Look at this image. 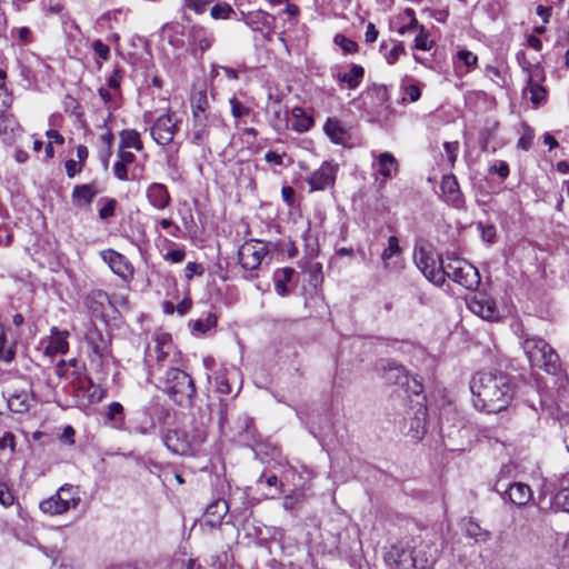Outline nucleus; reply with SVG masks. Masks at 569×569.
<instances>
[{"instance_id":"36","label":"nucleus","mask_w":569,"mask_h":569,"mask_svg":"<svg viewBox=\"0 0 569 569\" xmlns=\"http://www.w3.org/2000/svg\"><path fill=\"white\" fill-rule=\"evenodd\" d=\"M106 417L110 422H112L114 428L124 431L126 422L123 406L120 402L113 401L109 403Z\"/></svg>"},{"instance_id":"11","label":"nucleus","mask_w":569,"mask_h":569,"mask_svg":"<svg viewBox=\"0 0 569 569\" xmlns=\"http://www.w3.org/2000/svg\"><path fill=\"white\" fill-rule=\"evenodd\" d=\"M267 253V247L261 241L249 240L239 248L238 260L243 269L254 270L261 264Z\"/></svg>"},{"instance_id":"23","label":"nucleus","mask_w":569,"mask_h":569,"mask_svg":"<svg viewBox=\"0 0 569 569\" xmlns=\"http://www.w3.org/2000/svg\"><path fill=\"white\" fill-rule=\"evenodd\" d=\"M99 193V189L96 183L78 184L73 188L71 193V200L74 207L80 208L90 206L94 197Z\"/></svg>"},{"instance_id":"8","label":"nucleus","mask_w":569,"mask_h":569,"mask_svg":"<svg viewBox=\"0 0 569 569\" xmlns=\"http://www.w3.org/2000/svg\"><path fill=\"white\" fill-rule=\"evenodd\" d=\"M204 440L206 433L201 430H197V435L190 437L184 430L172 429L162 437L164 446L176 455H191Z\"/></svg>"},{"instance_id":"41","label":"nucleus","mask_w":569,"mask_h":569,"mask_svg":"<svg viewBox=\"0 0 569 569\" xmlns=\"http://www.w3.org/2000/svg\"><path fill=\"white\" fill-rule=\"evenodd\" d=\"M14 358V348L9 343L4 326L0 323V360L10 362Z\"/></svg>"},{"instance_id":"22","label":"nucleus","mask_w":569,"mask_h":569,"mask_svg":"<svg viewBox=\"0 0 569 569\" xmlns=\"http://www.w3.org/2000/svg\"><path fill=\"white\" fill-rule=\"evenodd\" d=\"M323 130L328 138L336 144H345L349 138L348 127L338 118H328Z\"/></svg>"},{"instance_id":"62","label":"nucleus","mask_w":569,"mask_h":569,"mask_svg":"<svg viewBox=\"0 0 569 569\" xmlns=\"http://www.w3.org/2000/svg\"><path fill=\"white\" fill-rule=\"evenodd\" d=\"M204 273V268L201 263L197 262H188L186 266V278L187 280H191L193 276H202Z\"/></svg>"},{"instance_id":"55","label":"nucleus","mask_w":569,"mask_h":569,"mask_svg":"<svg viewBox=\"0 0 569 569\" xmlns=\"http://www.w3.org/2000/svg\"><path fill=\"white\" fill-rule=\"evenodd\" d=\"M217 325V317L213 313H209L206 320H197L193 323V329L200 332H207Z\"/></svg>"},{"instance_id":"10","label":"nucleus","mask_w":569,"mask_h":569,"mask_svg":"<svg viewBox=\"0 0 569 569\" xmlns=\"http://www.w3.org/2000/svg\"><path fill=\"white\" fill-rule=\"evenodd\" d=\"M180 120L176 117V113H167L157 118L152 127L150 128V133L152 139L159 146L169 144L178 130V124Z\"/></svg>"},{"instance_id":"2","label":"nucleus","mask_w":569,"mask_h":569,"mask_svg":"<svg viewBox=\"0 0 569 569\" xmlns=\"http://www.w3.org/2000/svg\"><path fill=\"white\" fill-rule=\"evenodd\" d=\"M156 386L169 396L178 406L190 407L197 396L192 378L176 367H170L163 373L153 378Z\"/></svg>"},{"instance_id":"27","label":"nucleus","mask_w":569,"mask_h":569,"mask_svg":"<svg viewBox=\"0 0 569 569\" xmlns=\"http://www.w3.org/2000/svg\"><path fill=\"white\" fill-rule=\"evenodd\" d=\"M505 493L508 496L509 500L517 506L526 505L532 497L531 488L521 482L510 485L508 490H505Z\"/></svg>"},{"instance_id":"18","label":"nucleus","mask_w":569,"mask_h":569,"mask_svg":"<svg viewBox=\"0 0 569 569\" xmlns=\"http://www.w3.org/2000/svg\"><path fill=\"white\" fill-rule=\"evenodd\" d=\"M365 77V69L359 64H350L349 70H337L333 72V78L337 82L343 83L348 89H357Z\"/></svg>"},{"instance_id":"33","label":"nucleus","mask_w":569,"mask_h":569,"mask_svg":"<svg viewBox=\"0 0 569 569\" xmlns=\"http://www.w3.org/2000/svg\"><path fill=\"white\" fill-rule=\"evenodd\" d=\"M462 526L466 536L473 539L476 542H487L491 538V533L488 530L482 529L471 518L463 520Z\"/></svg>"},{"instance_id":"59","label":"nucleus","mask_w":569,"mask_h":569,"mask_svg":"<svg viewBox=\"0 0 569 569\" xmlns=\"http://www.w3.org/2000/svg\"><path fill=\"white\" fill-rule=\"evenodd\" d=\"M302 498L303 495L300 492L287 495L283 498L282 506L286 510L292 511L302 501Z\"/></svg>"},{"instance_id":"42","label":"nucleus","mask_w":569,"mask_h":569,"mask_svg":"<svg viewBox=\"0 0 569 569\" xmlns=\"http://www.w3.org/2000/svg\"><path fill=\"white\" fill-rule=\"evenodd\" d=\"M401 253V248L399 246V240L397 237L391 236L388 239V247L382 251L381 259L383 261L385 268L389 267V261Z\"/></svg>"},{"instance_id":"58","label":"nucleus","mask_w":569,"mask_h":569,"mask_svg":"<svg viewBox=\"0 0 569 569\" xmlns=\"http://www.w3.org/2000/svg\"><path fill=\"white\" fill-rule=\"evenodd\" d=\"M402 19L403 20L407 19L408 20V24H405V26H402L399 29V32L401 34H403V33H406V32H408V31H410V30H412V29L418 27V21H417L416 17H415V11L412 9H406L403 11Z\"/></svg>"},{"instance_id":"43","label":"nucleus","mask_w":569,"mask_h":569,"mask_svg":"<svg viewBox=\"0 0 569 569\" xmlns=\"http://www.w3.org/2000/svg\"><path fill=\"white\" fill-rule=\"evenodd\" d=\"M208 99L206 93L199 92L192 101V118L199 117H211L207 113Z\"/></svg>"},{"instance_id":"34","label":"nucleus","mask_w":569,"mask_h":569,"mask_svg":"<svg viewBox=\"0 0 569 569\" xmlns=\"http://www.w3.org/2000/svg\"><path fill=\"white\" fill-rule=\"evenodd\" d=\"M295 270L292 268H280L274 271L273 282L276 292L283 297L288 293V282L291 280Z\"/></svg>"},{"instance_id":"47","label":"nucleus","mask_w":569,"mask_h":569,"mask_svg":"<svg viewBox=\"0 0 569 569\" xmlns=\"http://www.w3.org/2000/svg\"><path fill=\"white\" fill-rule=\"evenodd\" d=\"M335 44L339 46L343 53L351 54L358 51V44L351 39H348L343 34H336L333 38Z\"/></svg>"},{"instance_id":"63","label":"nucleus","mask_w":569,"mask_h":569,"mask_svg":"<svg viewBox=\"0 0 569 569\" xmlns=\"http://www.w3.org/2000/svg\"><path fill=\"white\" fill-rule=\"evenodd\" d=\"M490 173H497L501 179H505L509 174V166L506 161H497L489 168Z\"/></svg>"},{"instance_id":"12","label":"nucleus","mask_w":569,"mask_h":569,"mask_svg":"<svg viewBox=\"0 0 569 569\" xmlns=\"http://www.w3.org/2000/svg\"><path fill=\"white\" fill-rule=\"evenodd\" d=\"M100 257L110 267L112 272L123 281L129 282L132 280L134 268L124 256L112 249H107L100 252Z\"/></svg>"},{"instance_id":"24","label":"nucleus","mask_w":569,"mask_h":569,"mask_svg":"<svg viewBox=\"0 0 569 569\" xmlns=\"http://www.w3.org/2000/svg\"><path fill=\"white\" fill-rule=\"evenodd\" d=\"M78 391H82L83 397L87 398L86 405L98 403L106 397V390L89 377L79 380Z\"/></svg>"},{"instance_id":"1","label":"nucleus","mask_w":569,"mask_h":569,"mask_svg":"<svg viewBox=\"0 0 569 569\" xmlns=\"http://www.w3.org/2000/svg\"><path fill=\"white\" fill-rule=\"evenodd\" d=\"M470 390L475 408L488 413L507 409L513 398V386L503 372H477L470 380Z\"/></svg>"},{"instance_id":"28","label":"nucleus","mask_w":569,"mask_h":569,"mask_svg":"<svg viewBox=\"0 0 569 569\" xmlns=\"http://www.w3.org/2000/svg\"><path fill=\"white\" fill-rule=\"evenodd\" d=\"M267 110H268V112L271 113L270 123L276 130L280 131V130H283L284 128H287L288 111L282 106L280 100L276 99V100L271 101L268 104Z\"/></svg>"},{"instance_id":"49","label":"nucleus","mask_w":569,"mask_h":569,"mask_svg":"<svg viewBox=\"0 0 569 569\" xmlns=\"http://www.w3.org/2000/svg\"><path fill=\"white\" fill-rule=\"evenodd\" d=\"M305 272L310 277V282L317 287L322 281V266L319 262H310L305 267Z\"/></svg>"},{"instance_id":"51","label":"nucleus","mask_w":569,"mask_h":569,"mask_svg":"<svg viewBox=\"0 0 569 569\" xmlns=\"http://www.w3.org/2000/svg\"><path fill=\"white\" fill-rule=\"evenodd\" d=\"M521 58H523V53H519L518 54V60L520 62V64L522 66L523 70L527 71V86L525 87L523 89V93L525 96L527 97V99L533 103V82H532V72L530 71L529 67H526L525 63L521 62ZM528 66H530L528 63Z\"/></svg>"},{"instance_id":"31","label":"nucleus","mask_w":569,"mask_h":569,"mask_svg":"<svg viewBox=\"0 0 569 569\" xmlns=\"http://www.w3.org/2000/svg\"><path fill=\"white\" fill-rule=\"evenodd\" d=\"M8 408L14 413H26L32 403V399L27 391H20L8 398Z\"/></svg>"},{"instance_id":"26","label":"nucleus","mask_w":569,"mask_h":569,"mask_svg":"<svg viewBox=\"0 0 569 569\" xmlns=\"http://www.w3.org/2000/svg\"><path fill=\"white\" fill-rule=\"evenodd\" d=\"M426 419H427V409L423 406H419L415 411V416L410 418V425L407 433L416 440H420L426 432Z\"/></svg>"},{"instance_id":"5","label":"nucleus","mask_w":569,"mask_h":569,"mask_svg":"<svg viewBox=\"0 0 569 569\" xmlns=\"http://www.w3.org/2000/svg\"><path fill=\"white\" fill-rule=\"evenodd\" d=\"M81 502L80 489L77 486L66 483L54 495L39 503L40 510L49 516H59L76 509Z\"/></svg>"},{"instance_id":"44","label":"nucleus","mask_w":569,"mask_h":569,"mask_svg":"<svg viewBox=\"0 0 569 569\" xmlns=\"http://www.w3.org/2000/svg\"><path fill=\"white\" fill-rule=\"evenodd\" d=\"M100 201L103 202V206L99 210V218L101 220L112 218L116 213L118 201L113 198H102Z\"/></svg>"},{"instance_id":"61","label":"nucleus","mask_w":569,"mask_h":569,"mask_svg":"<svg viewBox=\"0 0 569 569\" xmlns=\"http://www.w3.org/2000/svg\"><path fill=\"white\" fill-rule=\"evenodd\" d=\"M164 260L171 262V263H180L186 258V250L183 248L181 249H174L169 250L164 256Z\"/></svg>"},{"instance_id":"29","label":"nucleus","mask_w":569,"mask_h":569,"mask_svg":"<svg viewBox=\"0 0 569 569\" xmlns=\"http://www.w3.org/2000/svg\"><path fill=\"white\" fill-rule=\"evenodd\" d=\"M385 378L389 383L405 386L408 383L407 371L403 366L395 362L387 361L383 366Z\"/></svg>"},{"instance_id":"54","label":"nucleus","mask_w":569,"mask_h":569,"mask_svg":"<svg viewBox=\"0 0 569 569\" xmlns=\"http://www.w3.org/2000/svg\"><path fill=\"white\" fill-rule=\"evenodd\" d=\"M13 102V96L4 83H0V112H6Z\"/></svg>"},{"instance_id":"64","label":"nucleus","mask_w":569,"mask_h":569,"mask_svg":"<svg viewBox=\"0 0 569 569\" xmlns=\"http://www.w3.org/2000/svg\"><path fill=\"white\" fill-rule=\"evenodd\" d=\"M64 168L67 176L71 179L82 171L83 166L73 159H69L66 161Z\"/></svg>"},{"instance_id":"17","label":"nucleus","mask_w":569,"mask_h":569,"mask_svg":"<svg viewBox=\"0 0 569 569\" xmlns=\"http://www.w3.org/2000/svg\"><path fill=\"white\" fill-rule=\"evenodd\" d=\"M470 311L482 319L493 320L498 316L496 302L485 296H475L468 301Z\"/></svg>"},{"instance_id":"3","label":"nucleus","mask_w":569,"mask_h":569,"mask_svg":"<svg viewBox=\"0 0 569 569\" xmlns=\"http://www.w3.org/2000/svg\"><path fill=\"white\" fill-rule=\"evenodd\" d=\"M437 559L436 548L425 541L416 542L412 546H393L388 552V561L397 569H430Z\"/></svg>"},{"instance_id":"19","label":"nucleus","mask_w":569,"mask_h":569,"mask_svg":"<svg viewBox=\"0 0 569 569\" xmlns=\"http://www.w3.org/2000/svg\"><path fill=\"white\" fill-rule=\"evenodd\" d=\"M22 129L12 113L0 112V137L6 143H12Z\"/></svg>"},{"instance_id":"16","label":"nucleus","mask_w":569,"mask_h":569,"mask_svg":"<svg viewBox=\"0 0 569 569\" xmlns=\"http://www.w3.org/2000/svg\"><path fill=\"white\" fill-rule=\"evenodd\" d=\"M124 431L130 435H152L156 432L154 418L148 410H142L137 413V417L131 421V425L126 426Z\"/></svg>"},{"instance_id":"20","label":"nucleus","mask_w":569,"mask_h":569,"mask_svg":"<svg viewBox=\"0 0 569 569\" xmlns=\"http://www.w3.org/2000/svg\"><path fill=\"white\" fill-rule=\"evenodd\" d=\"M68 337L69 332L67 330L61 331L57 327H52L50 339L44 348V353L51 357L66 353L69 350Z\"/></svg>"},{"instance_id":"60","label":"nucleus","mask_w":569,"mask_h":569,"mask_svg":"<svg viewBox=\"0 0 569 569\" xmlns=\"http://www.w3.org/2000/svg\"><path fill=\"white\" fill-rule=\"evenodd\" d=\"M457 58H458V60H460L465 63L467 69H470L471 67H473L478 61L477 56L468 50L458 51Z\"/></svg>"},{"instance_id":"46","label":"nucleus","mask_w":569,"mask_h":569,"mask_svg":"<svg viewBox=\"0 0 569 569\" xmlns=\"http://www.w3.org/2000/svg\"><path fill=\"white\" fill-rule=\"evenodd\" d=\"M229 104L231 109V116L236 119L247 117L252 112L251 108L244 106L236 97L229 99Z\"/></svg>"},{"instance_id":"7","label":"nucleus","mask_w":569,"mask_h":569,"mask_svg":"<svg viewBox=\"0 0 569 569\" xmlns=\"http://www.w3.org/2000/svg\"><path fill=\"white\" fill-rule=\"evenodd\" d=\"M415 262L430 282L436 286L443 284L446 280V257L441 258L421 248L415 251Z\"/></svg>"},{"instance_id":"15","label":"nucleus","mask_w":569,"mask_h":569,"mask_svg":"<svg viewBox=\"0 0 569 569\" xmlns=\"http://www.w3.org/2000/svg\"><path fill=\"white\" fill-rule=\"evenodd\" d=\"M445 201L457 208L461 209L465 206V199L459 188V183L453 174L443 176L440 186Z\"/></svg>"},{"instance_id":"13","label":"nucleus","mask_w":569,"mask_h":569,"mask_svg":"<svg viewBox=\"0 0 569 569\" xmlns=\"http://www.w3.org/2000/svg\"><path fill=\"white\" fill-rule=\"evenodd\" d=\"M538 360L541 362L539 367L550 375H557L561 369L558 355L541 339H536V362Z\"/></svg>"},{"instance_id":"45","label":"nucleus","mask_w":569,"mask_h":569,"mask_svg":"<svg viewBox=\"0 0 569 569\" xmlns=\"http://www.w3.org/2000/svg\"><path fill=\"white\" fill-rule=\"evenodd\" d=\"M552 507L556 510L569 512V489H561L555 495Z\"/></svg>"},{"instance_id":"35","label":"nucleus","mask_w":569,"mask_h":569,"mask_svg":"<svg viewBox=\"0 0 569 569\" xmlns=\"http://www.w3.org/2000/svg\"><path fill=\"white\" fill-rule=\"evenodd\" d=\"M366 94L372 100L373 107H382L390 99L389 90L385 84H372L367 89Z\"/></svg>"},{"instance_id":"25","label":"nucleus","mask_w":569,"mask_h":569,"mask_svg":"<svg viewBox=\"0 0 569 569\" xmlns=\"http://www.w3.org/2000/svg\"><path fill=\"white\" fill-rule=\"evenodd\" d=\"M373 167L385 180H388L397 173L398 161L392 153L382 152L377 157V161L373 163Z\"/></svg>"},{"instance_id":"4","label":"nucleus","mask_w":569,"mask_h":569,"mask_svg":"<svg viewBox=\"0 0 569 569\" xmlns=\"http://www.w3.org/2000/svg\"><path fill=\"white\" fill-rule=\"evenodd\" d=\"M174 348L171 336L164 332H157L152 336L151 342L146 348L144 361L148 366V378L163 373L164 367L174 362Z\"/></svg>"},{"instance_id":"53","label":"nucleus","mask_w":569,"mask_h":569,"mask_svg":"<svg viewBox=\"0 0 569 569\" xmlns=\"http://www.w3.org/2000/svg\"><path fill=\"white\" fill-rule=\"evenodd\" d=\"M92 50L94 54L102 61H107L110 58V48L102 40L97 39L92 42Z\"/></svg>"},{"instance_id":"14","label":"nucleus","mask_w":569,"mask_h":569,"mask_svg":"<svg viewBox=\"0 0 569 569\" xmlns=\"http://www.w3.org/2000/svg\"><path fill=\"white\" fill-rule=\"evenodd\" d=\"M148 203L158 211H163L171 204V196L166 184L152 182L146 188Z\"/></svg>"},{"instance_id":"50","label":"nucleus","mask_w":569,"mask_h":569,"mask_svg":"<svg viewBox=\"0 0 569 569\" xmlns=\"http://www.w3.org/2000/svg\"><path fill=\"white\" fill-rule=\"evenodd\" d=\"M477 229L480 232V237H481L482 241H485L487 243H493L495 242L497 231H496V227L493 224L478 222L477 223Z\"/></svg>"},{"instance_id":"32","label":"nucleus","mask_w":569,"mask_h":569,"mask_svg":"<svg viewBox=\"0 0 569 569\" xmlns=\"http://www.w3.org/2000/svg\"><path fill=\"white\" fill-rule=\"evenodd\" d=\"M162 34L176 48L183 46L184 27L179 22L167 23L162 27Z\"/></svg>"},{"instance_id":"9","label":"nucleus","mask_w":569,"mask_h":569,"mask_svg":"<svg viewBox=\"0 0 569 569\" xmlns=\"http://www.w3.org/2000/svg\"><path fill=\"white\" fill-rule=\"evenodd\" d=\"M339 164L332 161H323L321 166L312 171L306 179L309 191H323L332 188L336 183Z\"/></svg>"},{"instance_id":"57","label":"nucleus","mask_w":569,"mask_h":569,"mask_svg":"<svg viewBox=\"0 0 569 569\" xmlns=\"http://www.w3.org/2000/svg\"><path fill=\"white\" fill-rule=\"evenodd\" d=\"M159 226L166 230L171 237L180 238L181 236V228L173 222L171 219L163 218L159 220Z\"/></svg>"},{"instance_id":"39","label":"nucleus","mask_w":569,"mask_h":569,"mask_svg":"<svg viewBox=\"0 0 569 569\" xmlns=\"http://www.w3.org/2000/svg\"><path fill=\"white\" fill-rule=\"evenodd\" d=\"M11 39L17 46H27L34 41L33 31L29 27H14L10 31Z\"/></svg>"},{"instance_id":"52","label":"nucleus","mask_w":569,"mask_h":569,"mask_svg":"<svg viewBox=\"0 0 569 569\" xmlns=\"http://www.w3.org/2000/svg\"><path fill=\"white\" fill-rule=\"evenodd\" d=\"M233 9L228 3H218L211 8L210 14L213 19H228Z\"/></svg>"},{"instance_id":"38","label":"nucleus","mask_w":569,"mask_h":569,"mask_svg":"<svg viewBox=\"0 0 569 569\" xmlns=\"http://www.w3.org/2000/svg\"><path fill=\"white\" fill-rule=\"evenodd\" d=\"M122 148H132L137 151L143 149V143L140 138V133L133 129L122 130L120 133V146Z\"/></svg>"},{"instance_id":"40","label":"nucleus","mask_w":569,"mask_h":569,"mask_svg":"<svg viewBox=\"0 0 569 569\" xmlns=\"http://www.w3.org/2000/svg\"><path fill=\"white\" fill-rule=\"evenodd\" d=\"M111 109L112 108L109 107L108 108V112H106V114L101 116V124L98 126V127H100V128L106 130L103 133L100 134V140L107 147V154H110L111 146H112V142H113V133L108 128V122L112 118Z\"/></svg>"},{"instance_id":"21","label":"nucleus","mask_w":569,"mask_h":569,"mask_svg":"<svg viewBox=\"0 0 569 569\" xmlns=\"http://www.w3.org/2000/svg\"><path fill=\"white\" fill-rule=\"evenodd\" d=\"M211 117L192 118V127L189 131V139L197 146H202L207 142L210 132Z\"/></svg>"},{"instance_id":"6","label":"nucleus","mask_w":569,"mask_h":569,"mask_svg":"<svg viewBox=\"0 0 569 569\" xmlns=\"http://www.w3.org/2000/svg\"><path fill=\"white\" fill-rule=\"evenodd\" d=\"M446 278L468 290H476L480 284V274L476 267L465 259L446 256Z\"/></svg>"},{"instance_id":"56","label":"nucleus","mask_w":569,"mask_h":569,"mask_svg":"<svg viewBox=\"0 0 569 569\" xmlns=\"http://www.w3.org/2000/svg\"><path fill=\"white\" fill-rule=\"evenodd\" d=\"M419 29V33L415 39V47L416 49L427 51L431 48L428 39L429 34L423 26H420Z\"/></svg>"},{"instance_id":"30","label":"nucleus","mask_w":569,"mask_h":569,"mask_svg":"<svg viewBox=\"0 0 569 569\" xmlns=\"http://www.w3.org/2000/svg\"><path fill=\"white\" fill-rule=\"evenodd\" d=\"M229 506L226 500L217 499L208 505L206 509V516L208 517V523L211 526L219 525L223 517L227 515Z\"/></svg>"},{"instance_id":"37","label":"nucleus","mask_w":569,"mask_h":569,"mask_svg":"<svg viewBox=\"0 0 569 569\" xmlns=\"http://www.w3.org/2000/svg\"><path fill=\"white\" fill-rule=\"evenodd\" d=\"M189 37L193 42L198 43V47L201 51L208 50L213 42L212 34L208 33L202 27L199 26L191 27Z\"/></svg>"},{"instance_id":"48","label":"nucleus","mask_w":569,"mask_h":569,"mask_svg":"<svg viewBox=\"0 0 569 569\" xmlns=\"http://www.w3.org/2000/svg\"><path fill=\"white\" fill-rule=\"evenodd\" d=\"M9 451V453L12 456L16 453L17 450V438L16 436L10 431H4L0 436V451Z\"/></svg>"}]
</instances>
